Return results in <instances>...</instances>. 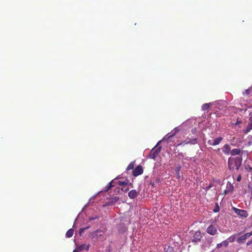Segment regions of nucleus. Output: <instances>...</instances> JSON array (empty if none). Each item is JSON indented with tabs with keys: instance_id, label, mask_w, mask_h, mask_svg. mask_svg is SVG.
I'll return each instance as SVG.
<instances>
[{
	"instance_id": "7ed1b4c3",
	"label": "nucleus",
	"mask_w": 252,
	"mask_h": 252,
	"mask_svg": "<svg viewBox=\"0 0 252 252\" xmlns=\"http://www.w3.org/2000/svg\"><path fill=\"white\" fill-rule=\"evenodd\" d=\"M202 234L199 231H196L192 237V242H194L195 243H197V242H200L201 239L202 238Z\"/></svg>"
},
{
	"instance_id": "f03ea898",
	"label": "nucleus",
	"mask_w": 252,
	"mask_h": 252,
	"mask_svg": "<svg viewBox=\"0 0 252 252\" xmlns=\"http://www.w3.org/2000/svg\"><path fill=\"white\" fill-rule=\"evenodd\" d=\"M161 151V147H158L157 149L155 150V148H154L150 151V154L149 155V157L152 159H156L157 156L159 154Z\"/></svg>"
},
{
	"instance_id": "2eb2a0df",
	"label": "nucleus",
	"mask_w": 252,
	"mask_h": 252,
	"mask_svg": "<svg viewBox=\"0 0 252 252\" xmlns=\"http://www.w3.org/2000/svg\"><path fill=\"white\" fill-rule=\"evenodd\" d=\"M246 240V239L245 238V237L244 236V235H242L240 237H239L237 240V243H243L245 242V240Z\"/></svg>"
},
{
	"instance_id": "393cba45",
	"label": "nucleus",
	"mask_w": 252,
	"mask_h": 252,
	"mask_svg": "<svg viewBox=\"0 0 252 252\" xmlns=\"http://www.w3.org/2000/svg\"><path fill=\"white\" fill-rule=\"evenodd\" d=\"M111 188V187H110L109 185L108 184L107 186L105 187V191H108Z\"/></svg>"
},
{
	"instance_id": "ddd939ff",
	"label": "nucleus",
	"mask_w": 252,
	"mask_h": 252,
	"mask_svg": "<svg viewBox=\"0 0 252 252\" xmlns=\"http://www.w3.org/2000/svg\"><path fill=\"white\" fill-rule=\"evenodd\" d=\"M222 138L221 137H218L213 140V145H217L219 144L220 141L222 140Z\"/></svg>"
},
{
	"instance_id": "bb28decb",
	"label": "nucleus",
	"mask_w": 252,
	"mask_h": 252,
	"mask_svg": "<svg viewBox=\"0 0 252 252\" xmlns=\"http://www.w3.org/2000/svg\"><path fill=\"white\" fill-rule=\"evenodd\" d=\"M214 140H209L208 141V143L211 145H213Z\"/></svg>"
},
{
	"instance_id": "cd10ccee",
	"label": "nucleus",
	"mask_w": 252,
	"mask_h": 252,
	"mask_svg": "<svg viewBox=\"0 0 252 252\" xmlns=\"http://www.w3.org/2000/svg\"><path fill=\"white\" fill-rule=\"evenodd\" d=\"M212 186H213V184L212 183H210L209 184V185L206 188V189H210Z\"/></svg>"
},
{
	"instance_id": "f257e3e1",
	"label": "nucleus",
	"mask_w": 252,
	"mask_h": 252,
	"mask_svg": "<svg viewBox=\"0 0 252 252\" xmlns=\"http://www.w3.org/2000/svg\"><path fill=\"white\" fill-rule=\"evenodd\" d=\"M242 158L237 157L236 158H229L228 161V167L230 170H238L241 165Z\"/></svg>"
},
{
	"instance_id": "5701e85b",
	"label": "nucleus",
	"mask_w": 252,
	"mask_h": 252,
	"mask_svg": "<svg viewBox=\"0 0 252 252\" xmlns=\"http://www.w3.org/2000/svg\"><path fill=\"white\" fill-rule=\"evenodd\" d=\"M98 219V216H95V217H90V218H89V220L90 221H92V220H96V219Z\"/></svg>"
},
{
	"instance_id": "6ab92c4d",
	"label": "nucleus",
	"mask_w": 252,
	"mask_h": 252,
	"mask_svg": "<svg viewBox=\"0 0 252 252\" xmlns=\"http://www.w3.org/2000/svg\"><path fill=\"white\" fill-rule=\"evenodd\" d=\"M165 252H174V249L172 247L169 246L165 249Z\"/></svg>"
},
{
	"instance_id": "c85d7f7f",
	"label": "nucleus",
	"mask_w": 252,
	"mask_h": 252,
	"mask_svg": "<svg viewBox=\"0 0 252 252\" xmlns=\"http://www.w3.org/2000/svg\"><path fill=\"white\" fill-rule=\"evenodd\" d=\"M252 244V237L251 240L247 242V245L249 246V245H251Z\"/></svg>"
},
{
	"instance_id": "ea45409f",
	"label": "nucleus",
	"mask_w": 252,
	"mask_h": 252,
	"mask_svg": "<svg viewBox=\"0 0 252 252\" xmlns=\"http://www.w3.org/2000/svg\"><path fill=\"white\" fill-rule=\"evenodd\" d=\"M115 198V199H116V200H118V199H119V197H116Z\"/></svg>"
},
{
	"instance_id": "f8f14e48",
	"label": "nucleus",
	"mask_w": 252,
	"mask_h": 252,
	"mask_svg": "<svg viewBox=\"0 0 252 252\" xmlns=\"http://www.w3.org/2000/svg\"><path fill=\"white\" fill-rule=\"evenodd\" d=\"M74 233V230L73 229H69L67 230V231L66 233V237L67 238H70L72 236Z\"/></svg>"
},
{
	"instance_id": "4c0bfd02",
	"label": "nucleus",
	"mask_w": 252,
	"mask_h": 252,
	"mask_svg": "<svg viewBox=\"0 0 252 252\" xmlns=\"http://www.w3.org/2000/svg\"><path fill=\"white\" fill-rule=\"evenodd\" d=\"M250 236L252 235V231L251 232H249Z\"/></svg>"
},
{
	"instance_id": "9d476101",
	"label": "nucleus",
	"mask_w": 252,
	"mask_h": 252,
	"mask_svg": "<svg viewBox=\"0 0 252 252\" xmlns=\"http://www.w3.org/2000/svg\"><path fill=\"white\" fill-rule=\"evenodd\" d=\"M196 140H197L196 139H192V140H189V139H187L185 141H184V142L179 144L178 145V146H180V145H181L182 144H189V143H191L192 144H195L196 142Z\"/></svg>"
},
{
	"instance_id": "c9c22d12",
	"label": "nucleus",
	"mask_w": 252,
	"mask_h": 252,
	"mask_svg": "<svg viewBox=\"0 0 252 252\" xmlns=\"http://www.w3.org/2000/svg\"><path fill=\"white\" fill-rule=\"evenodd\" d=\"M222 243H220V244H218V247H219H219H220L221 246H222Z\"/></svg>"
},
{
	"instance_id": "0eeeda50",
	"label": "nucleus",
	"mask_w": 252,
	"mask_h": 252,
	"mask_svg": "<svg viewBox=\"0 0 252 252\" xmlns=\"http://www.w3.org/2000/svg\"><path fill=\"white\" fill-rule=\"evenodd\" d=\"M101 232H102L101 230H100L99 229H96L95 231L91 232L89 235V237L92 239H94L95 238L97 237V236L100 237L101 236V234H98V233Z\"/></svg>"
},
{
	"instance_id": "b1692460",
	"label": "nucleus",
	"mask_w": 252,
	"mask_h": 252,
	"mask_svg": "<svg viewBox=\"0 0 252 252\" xmlns=\"http://www.w3.org/2000/svg\"><path fill=\"white\" fill-rule=\"evenodd\" d=\"M222 245L224 246L225 247H227L228 245V242L227 241H224L222 243Z\"/></svg>"
},
{
	"instance_id": "423d86ee",
	"label": "nucleus",
	"mask_w": 252,
	"mask_h": 252,
	"mask_svg": "<svg viewBox=\"0 0 252 252\" xmlns=\"http://www.w3.org/2000/svg\"><path fill=\"white\" fill-rule=\"evenodd\" d=\"M207 232L209 234L214 235L217 232V228L215 225H210L207 229Z\"/></svg>"
},
{
	"instance_id": "a211bd4d",
	"label": "nucleus",
	"mask_w": 252,
	"mask_h": 252,
	"mask_svg": "<svg viewBox=\"0 0 252 252\" xmlns=\"http://www.w3.org/2000/svg\"><path fill=\"white\" fill-rule=\"evenodd\" d=\"M240 233H238L237 234H235L233 236H230L229 238H228V240H229V241L230 242H233L234 241V240H235L236 238V236L238 235H239Z\"/></svg>"
},
{
	"instance_id": "c756f323",
	"label": "nucleus",
	"mask_w": 252,
	"mask_h": 252,
	"mask_svg": "<svg viewBox=\"0 0 252 252\" xmlns=\"http://www.w3.org/2000/svg\"><path fill=\"white\" fill-rule=\"evenodd\" d=\"M114 182V180H112V181H111L109 184L108 185H109V186H110V187H112L114 186V185H113V183Z\"/></svg>"
},
{
	"instance_id": "f704fd0d",
	"label": "nucleus",
	"mask_w": 252,
	"mask_h": 252,
	"mask_svg": "<svg viewBox=\"0 0 252 252\" xmlns=\"http://www.w3.org/2000/svg\"><path fill=\"white\" fill-rule=\"evenodd\" d=\"M80 251H79L77 249L76 250H74L73 252H80Z\"/></svg>"
},
{
	"instance_id": "72a5a7b5",
	"label": "nucleus",
	"mask_w": 252,
	"mask_h": 252,
	"mask_svg": "<svg viewBox=\"0 0 252 252\" xmlns=\"http://www.w3.org/2000/svg\"><path fill=\"white\" fill-rule=\"evenodd\" d=\"M246 93L247 94H250V91L249 90H246Z\"/></svg>"
},
{
	"instance_id": "a19ab883",
	"label": "nucleus",
	"mask_w": 252,
	"mask_h": 252,
	"mask_svg": "<svg viewBox=\"0 0 252 252\" xmlns=\"http://www.w3.org/2000/svg\"><path fill=\"white\" fill-rule=\"evenodd\" d=\"M248 187H249V189H250V188H251V186H250V185H249V186H248Z\"/></svg>"
},
{
	"instance_id": "412c9836",
	"label": "nucleus",
	"mask_w": 252,
	"mask_h": 252,
	"mask_svg": "<svg viewBox=\"0 0 252 252\" xmlns=\"http://www.w3.org/2000/svg\"><path fill=\"white\" fill-rule=\"evenodd\" d=\"M129 189L128 187H127V185H126L125 186L122 187L121 188V190L124 191V192H126Z\"/></svg>"
},
{
	"instance_id": "f3484780",
	"label": "nucleus",
	"mask_w": 252,
	"mask_h": 252,
	"mask_svg": "<svg viewBox=\"0 0 252 252\" xmlns=\"http://www.w3.org/2000/svg\"><path fill=\"white\" fill-rule=\"evenodd\" d=\"M134 167V161L131 162L127 167V170L133 169Z\"/></svg>"
},
{
	"instance_id": "a878e982",
	"label": "nucleus",
	"mask_w": 252,
	"mask_h": 252,
	"mask_svg": "<svg viewBox=\"0 0 252 252\" xmlns=\"http://www.w3.org/2000/svg\"><path fill=\"white\" fill-rule=\"evenodd\" d=\"M243 235H244V236L245 237V238L246 239H248V238H249L251 236L249 233H247Z\"/></svg>"
},
{
	"instance_id": "2f4dec72",
	"label": "nucleus",
	"mask_w": 252,
	"mask_h": 252,
	"mask_svg": "<svg viewBox=\"0 0 252 252\" xmlns=\"http://www.w3.org/2000/svg\"><path fill=\"white\" fill-rule=\"evenodd\" d=\"M210 103H206V104H205L206 110L209 108V107L210 106Z\"/></svg>"
},
{
	"instance_id": "dca6fc26",
	"label": "nucleus",
	"mask_w": 252,
	"mask_h": 252,
	"mask_svg": "<svg viewBox=\"0 0 252 252\" xmlns=\"http://www.w3.org/2000/svg\"><path fill=\"white\" fill-rule=\"evenodd\" d=\"M128 183V181L127 180H125V181H119L118 182V184L120 186H125L126 185H127Z\"/></svg>"
},
{
	"instance_id": "aec40b11",
	"label": "nucleus",
	"mask_w": 252,
	"mask_h": 252,
	"mask_svg": "<svg viewBox=\"0 0 252 252\" xmlns=\"http://www.w3.org/2000/svg\"><path fill=\"white\" fill-rule=\"evenodd\" d=\"M220 210V207H219V206L218 205V203H216V207L215 208L213 209V211L215 213H217Z\"/></svg>"
},
{
	"instance_id": "4be33fe9",
	"label": "nucleus",
	"mask_w": 252,
	"mask_h": 252,
	"mask_svg": "<svg viewBox=\"0 0 252 252\" xmlns=\"http://www.w3.org/2000/svg\"><path fill=\"white\" fill-rule=\"evenodd\" d=\"M89 227H90V226H87L85 228H80L79 230V233L81 234L82 232H83L85 230H86V229H87Z\"/></svg>"
},
{
	"instance_id": "1a4fd4ad",
	"label": "nucleus",
	"mask_w": 252,
	"mask_h": 252,
	"mask_svg": "<svg viewBox=\"0 0 252 252\" xmlns=\"http://www.w3.org/2000/svg\"><path fill=\"white\" fill-rule=\"evenodd\" d=\"M89 248H90L89 245H88L86 246L85 245L83 244V245L78 246L77 247V249L80 251H82L83 250H85L86 251H87L89 250Z\"/></svg>"
},
{
	"instance_id": "6e6552de",
	"label": "nucleus",
	"mask_w": 252,
	"mask_h": 252,
	"mask_svg": "<svg viewBox=\"0 0 252 252\" xmlns=\"http://www.w3.org/2000/svg\"><path fill=\"white\" fill-rule=\"evenodd\" d=\"M137 195V192L135 189H132L128 192V196L131 199L134 198Z\"/></svg>"
},
{
	"instance_id": "9b49d317",
	"label": "nucleus",
	"mask_w": 252,
	"mask_h": 252,
	"mask_svg": "<svg viewBox=\"0 0 252 252\" xmlns=\"http://www.w3.org/2000/svg\"><path fill=\"white\" fill-rule=\"evenodd\" d=\"M222 151L225 154H229L230 152V147L228 145H225L222 148Z\"/></svg>"
},
{
	"instance_id": "39448f33",
	"label": "nucleus",
	"mask_w": 252,
	"mask_h": 252,
	"mask_svg": "<svg viewBox=\"0 0 252 252\" xmlns=\"http://www.w3.org/2000/svg\"><path fill=\"white\" fill-rule=\"evenodd\" d=\"M233 209L238 215L244 218L248 217L247 212L246 210H240L235 207H233Z\"/></svg>"
},
{
	"instance_id": "473e14b6",
	"label": "nucleus",
	"mask_w": 252,
	"mask_h": 252,
	"mask_svg": "<svg viewBox=\"0 0 252 252\" xmlns=\"http://www.w3.org/2000/svg\"><path fill=\"white\" fill-rule=\"evenodd\" d=\"M250 121H251V125L249 124V125H250V128L252 129V118H250Z\"/></svg>"
},
{
	"instance_id": "20e7f679",
	"label": "nucleus",
	"mask_w": 252,
	"mask_h": 252,
	"mask_svg": "<svg viewBox=\"0 0 252 252\" xmlns=\"http://www.w3.org/2000/svg\"><path fill=\"white\" fill-rule=\"evenodd\" d=\"M143 172V169L141 165H138L132 171L134 176H138Z\"/></svg>"
},
{
	"instance_id": "58836bf2",
	"label": "nucleus",
	"mask_w": 252,
	"mask_h": 252,
	"mask_svg": "<svg viewBox=\"0 0 252 252\" xmlns=\"http://www.w3.org/2000/svg\"><path fill=\"white\" fill-rule=\"evenodd\" d=\"M204 107H205V104H203L202 106V108H203Z\"/></svg>"
},
{
	"instance_id": "4468645a",
	"label": "nucleus",
	"mask_w": 252,
	"mask_h": 252,
	"mask_svg": "<svg viewBox=\"0 0 252 252\" xmlns=\"http://www.w3.org/2000/svg\"><path fill=\"white\" fill-rule=\"evenodd\" d=\"M240 152L241 151L240 149H234L231 151V154L233 156L237 155L240 154Z\"/></svg>"
},
{
	"instance_id": "e433bc0d",
	"label": "nucleus",
	"mask_w": 252,
	"mask_h": 252,
	"mask_svg": "<svg viewBox=\"0 0 252 252\" xmlns=\"http://www.w3.org/2000/svg\"><path fill=\"white\" fill-rule=\"evenodd\" d=\"M173 136V135L168 136L167 139H169L170 137H171Z\"/></svg>"
},
{
	"instance_id": "7c9ffc66",
	"label": "nucleus",
	"mask_w": 252,
	"mask_h": 252,
	"mask_svg": "<svg viewBox=\"0 0 252 252\" xmlns=\"http://www.w3.org/2000/svg\"><path fill=\"white\" fill-rule=\"evenodd\" d=\"M241 175H239V176H238V177H237V181L238 182H239V181H241Z\"/></svg>"
}]
</instances>
